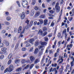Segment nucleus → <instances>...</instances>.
Returning a JSON list of instances; mask_svg holds the SVG:
<instances>
[{
	"mask_svg": "<svg viewBox=\"0 0 74 74\" xmlns=\"http://www.w3.org/2000/svg\"><path fill=\"white\" fill-rule=\"evenodd\" d=\"M18 47H19V43H18L15 46V48L17 49Z\"/></svg>",
	"mask_w": 74,
	"mask_h": 74,
	"instance_id": "nucleus-45",
	"label": "nucleus"
},
{
	"mask_svg": "<svg viewBox=\"0 0 74 74\" xmlns=\"http://www.w3.org/2000/svg\"><path fill=\"white\" fill-rule=\"evenodd\" d=\"M48 24V20L45 19L44 21V25H47Z\"/></svg>",
	"mask_w": 74,
	"mask_h": 74,
	"instance_id": "nucleus-17",
	"label": "nucleus"
},
{
	"mask_svg": "<svg viewBox=\"0 0 74 74\" xmlns=\"http://www.w3.org/2000/svg\"><path fill=\"white\" fill-rule=\"evenodd\" d=\"M26 23H27V25H29V21L28 20H27L25 22Z\"/></svg>",
	"mask_w": 74,
	"mask_h": 74,
	"instance_id": "nucleus-60",
	"label": "nucleus"
},
{
	"mask_svg": "<svg viewBox=\"0 0 74 74\" xmlns=\"http://www.w3.org/2000/svg\"><path fill=\"white\" fill-rule=\"evenodd\" d=\"M4 45L2 43H0V47H3Z\"/></svg>",
	"mask_w": 74,
	"mask_h": 74,
	"instance_id": "nucleus-42",
	"label": "nucleus"
},
{
	"mask_svg": "<svg viewBox=\"0 0 74 74\" xmlns=\"http://www.w3.org/2000/svg\"><path fill=\"white\" fill-rule=\"evenodd\" d=\"M35 12H34V10H31V12L30 13V16H33Z\"/></svg>",
	"mask_w": 74,
	"mask_h": 74,
	"instance_id": "nucleus-6",
	"label": "nucleus"
},
{
	"mask_svg": "<svg viewBox=\"0 0 74 74\" xmlns=\"http://www.w3.org/2000/svg\"><path fill=\"white\" fill-rule=\"evenodd\" d=\"M39 44V42H38V41H36V42L35 43V46H37V45H38Z\"/></svg>",
	"mask_w": 74,
	"mask_h": 74,
	"instance_id": "nucleus-30",
	"label": "nucleus"
},
{
	"mask_svg": "<svg viewBox=\"0 0 74 74\" xmlns=\"http://www.w3.org/2000/svg\"><path fill=\"white\" fill-rule=\"evenodd\" d=\"M36 4V0H32V5H34Z\"/></svg>",
	"mask_w": 74,
	"mask_h": 74,
	"instance_id": "nucleus-27",
	"label": "nucleus"
},
{
	"mask_svg": "<svg viewBox=\"0 0 74 74\" xmlns=\"http://www.w3.org/2000/svg\"><path fill=\"white\" fill-rule=\"evenodd\" d=\"M29 65H27V66L25 68V69H28L29 68Z\"/></svg>",
	"mask_w": 74,
	"mask_h": 74,
	"instance_id": "nucleus-49",
	"label": "nucleus"
},
{
	"mask_svg": "<svg viewBox=\"0 0 74 74\" xmlns=\"http://www.w3.org/2000/svg\"><path fill=\"white\" fill-rule=\"evenodd\" d=\"M67 30L66 29H64V30L62 31V34H64V36L66 39L67 37V35H68V34L66 33Z\"/></svg>",
	"mask_w": 74,
	"mask_h": 74,
	"instance_id": "nucleus-4",
	"label": "nucleus"
},
{
	"mask_svg": "<svg viewBox=\"0 0 74 74\" xmlns=\"http://www.w3.org/2000/svg\"><path fill=\"white\" fill-rule=\"evenodd\" d=\"M60 36H61V34L59 32L58 35V37H60Z\"/></svg>",
	"mask_w": 74,
	"mask_h": 74,
	"instance_id": "nucleus-53",
	"label": "nucleus"
},
{
	"mask_svg": "<svg viewBox=\"0 0 74 74\" xmlns=\"http://www.w3.org/2000/svg\"><path fill=\"white\" fill-rule=\"evenodd\" d=\"M39 22H40V24H42L44 23V21L42 19H40L39 20Z\"/></svg>",
	"mask_w": 74,
	"mask_h": 74,
	"instance_id": "nucleus-18",
	"label": "nucleus"
},
{
	"mask_svg": "<svg viewBox=\"0 0 74 74\" xmlns=\"http://www.w3.org/2000/svg\"><path fill=\"white\" fill-rule=\"evenodd\" d=\"M26 62V60L25 59H23L21 62V63L22 64H23L24 63H25Z\"/></svg>",
	"mask_w": 74,
	"mask_h": 74,
	"instance_id": "nucleus-12",
	"label": "nucleus"
},
{
	"mask_svg": "<svg viewBox=\"0 0 74 74\" xmlns=\"http://www.w3.org/2000/svg\"><path fill=\"white\" fill-rule=\"evenodd\" d=\"M34 9L36 11H38L39 10V8L37 6H35L34 7Z\"/></svg>",
	"mask_w": 74,
	"mask_h": 74,
	"instance_id": "nucleus-20",
	"label": "nucleus"
},
{
	"mask_svg": "<svg viewBox=\"0 0 74 74\" xmlns=\"http://www.w3.org/2000/svg\"><path fill=\"white\" fill-rule=\"evenodd\" d=\"M44 40L45 41H47L48 40V38H44Z\"/></svg>",
	"mask_w": 74,
	"mask_h": 74,
	"instance_id": "nucleus-55",
	"label": "nucleus"
},
{
	"mask_svg": "<svg viewBox=\"0 0 74 74\" xmlns=\"http://www.w3.org/2000/svg\"><path fill=\"white\" fill-rule=\"evenodd\" d=\"M22 4L23 7H26L27 5V1L26 0H23L22 1Z\"/></svg>",
	"mask_w": 74,
	"mask_h": 74,
	"instance_id": "nucleus-2",
	"label": "nucleus"
},
{
	"mask_svg": "<svg viewBox=\"0 0 74 74\" xmlns=\"http://www.w3.org/2000/svg\"><path fill=\"white\" fill-rule=\"evenodd\" d=\"M39 17L40 18L44 19V18H45V15H42L41 16H40Z\"/></svg>",
	"mask_w": 74,
	"mask_h": 74,
	"instance_id": "nucleus-26",
	"label": "nucleus"
},
{
	"mask_svg": "<svg viewBox=\"0 0 74 74\" xmlns=\"http://www.w3.org/2000/svg\"><path fill=\"white\" fill-rule=\"evenodd\" d=\"M22 30V27L20 26L18 30V33H20L21 32V30Z\"/></svg>",
	"mask_w": 74,
	"mask_h": 74,
	"instance_id": "nucleus-16",
	"label": "nucleus"
},
{
	"mask_svg": "<svg viewBox=\"0 0 74 74\" xmlns=\"http://www.w3.org/2000/svg\"><path fill=\"white\" fill-rule=\"evenodd\" d=\"M30 12L29 11V10H27L26 11V13L27 14H29Z\"/></svg>",
	"mask_w": 74,
	"mask_h": 74,
	"instance_id": "nucleus-58",
	"label": "nucleus"
},
{
	"mask_svg": "<svg viewBox=\"0 0 74 74\" xmlns=\"http://www.w3.org/2000/svg\"><path fill=\"white\" fill-rule=\"evenodd\" d=\"M0 59H3V58H4V55H1L0 56Z\"/></svg>",
	"mask_w": 74,
	"mask_h": 74,
	"instance_id": "nucleus-47",
	"label": "nucleus"
},
{
	"mask_svg": "<svg viewBox=\"0 0 74 74\" xmlns=\"http://www.w3.org/2000/svg\"><path fill=\"white\" fill-rule=\"evenodd\" d=\"M44 47L43 46H39V48L40 49H41V48H43Z\"/></svg>",
	"mask_w": 74,
	"mask_h": 74,
	"instance_id": "nucleus-61",
	"label": "nucleus"
},
{
	"mask_svg": "<svg viewBox=\"0 0 74 74\" xmlns=\"http://www.w3.org/2000/svg\"><path fill=\"white\" fill-rule=\"evenodd\" d=\"M21 70H22V68H19L16 69V71L18 72V71H21Z\"/></svg>",
	"mask_w": 74,
	"mask_h": 74,
	"instance_id": "nucleus-24",
	"label": "nucleus"
},
{
	"mask_svg": "<svg viewBox=\"0 0 74 74\" xmlns=\"http://www.w3.org/2000/svg\"><path fill=\"white\" fill-rule=\"evenodd\" d=\"M38 34L40 35V36H42V34L43 33H42V30H40L38 33Z\"/></svg>",
	"mask_w": 74,
	"mask_h": 74,
	"instance_id": "nucleus-9",
	"label": "nucleus"
},
{
	"mask_svg": "<svg viewBox=\"0 0 74 74\" xmlns=\"http://www.w3.org/2000/svg\"><path fill=\"white\" fill-rule=\"evenodd\" d=\"M34 39H31L29 40V42L30 43L32 44H34V43H33V41H34Z\"/></svg>",
	"mask_w": 74,
	"mask_h": 74,
	"instance_id": "nucleus-10",
	"label": "nucleus"
},
{
	"mask_svg": "<svg viewBox=\"0 0 74 74\" xmlns=\"http://www.w3.org/2000/svg\"><path fill=\"white\" fill-rule=\"evenodd\" d=\"M33 50V47H32L30 50L29 51V52H32Z\"/></svg>",
	"mask_w": 74,
	"mask_h": 74,
	"instance_id": "nucleus-48",
	"label": "nucleus"
},
{
	"mask_svg": "<svg viewBox=\"0 0 74 74\" xmlns=\"http://www.w3.org/2000/svg\"><path fill=\"white\" fill-rule=\"evenodd\" d=\"M59 2H58L56 3L55 7L56 12L58 13L60 11V6H59Z\"/></svg>",
	"mask_w": 74,
	"mask_h": 74,
	"instance_id": "nucleus-1",
	"label": "nucleus"
},
{
	"mask_svg": "<svg viewBox=\"0 0 74 74\" xmlns=\"http://www.w3.org/2000/svg\"><path fill=\"white\" fill-rule=\"evenodd\" d=\"M5 15L6 16H8L9 15V13L8 12H6L5 13Z\"/></svg>",
	"mask_w": 74,
	"mask_h": 74,
	"instance_id": "nucleus-59",
	"label": "nucleus"
},
{
	"mask_svg": "<svg viewBox=\"0 0 74 74\" xmlns=\"http://www.w3.org/2000/svg\"><path fill=\"white\" fill-rule=\"evenodd\" d=\"M42 30L44 32H45V31H47V28L45 27H43Z\"/></svg>",
	"mask_w": 74,
	"mask_h": 74,
	"instance_id": "nucleus-29",
	"label": "nucleus"
},
{
	"mask_svg": "<svg viewBox=\"0 0 74 74\" xmlns=\"http://www.w3.org/2000/svg\"><path fill=\"white\" fill-rule=\"evenodd\" d=\"M47 34V32H45L44 33H43V34L42 35V36L43 37H44V36H45Z\"/></svg>",
	"mask_w": 74,
	"mask_h": 74,
	"instance_id": "nucleus-31",
	"label": "nucleus"
},
{
	"mask_svg": "<svg viewBox=\"0 0 74 74\" xmlns=\"http://www.w3.org/2000/svg\"><path fill=\"white\" fill-rule=\"evenodd\" d=\"M34 66V64H32L30 66V69H32L33 68V67Z\"/></svg>",
	"mask_w": 74,
	"mask_h": 74,
	"instance_id": "nucleus-56",
	"label": "nucleus"
},
{
	"mask_svg": "<svg viewBox=\"0 0 74 74\" xmlns=\"http://www.w3.org/2000/svg\"><path fill=\"white\" fill-rule=\"evenodd\" d=\"M73 47V44H70L69 45H68L66 46V48H68L69 47L70 48H71Z\"/></svg>",
	"mask_w": 74,
	"mask_h": 74,
	"instance_id": "nucleus-21",
	"label": "nucleus"
},
{
	"mask_svg": "<svg viewBox=\"0 0 74 74\" xmlns=\"http://www.w3.org/2000/svg\"><path fill=\"white\" fill-rule=\"evenodd\" d=\"M18 31V29L16 28H15L14 30V32L15 33H16Z\"/></svg>",
	"mask_w": 74,
	"mask_h": 74,
	"instance_id": "nucleus-39",
	"label": "nucleus"
},
{
	"mask_svg": "<svg viewBox=\"0 0 74 74\" xmlns=\"http://www.w3.org/2000/svg\"><path fill=\"white\" fill-rule=\"evenodd\" d=\"M39 62H40V59L39 58L37 59L35 61L34 64H37Z\"/></svg>",
	"mask_w": 74,
	"mask_h": 74,
	"instance_id": "nucleus-13",
	"label": "nucleus"
},
{
	"mask_svg": "<svg viewBox=\"0 0 74 74\" xmlns=\"http://www.w3.org/2000/svg\"><path fill=\"white\" fill-rule=\"evenodd\" d=\"M38 52V48H36L35 51L34 52V54H37V53Z\"/></svg>",
	"mask_w": 74,
	"mask_h": 74,
	"instance_id": "nucleus-14",
	"label": "nucleus"
},
{
	"mask_svg": "<svg viewBox=\"0 0 74 74\" xmlns=\"http://www.w3.org/2000/svg\"><path fill=\"white\" fill-rule=\"evenodd\" d=\"M54 25H55V23H54L53 22H52L51 24V26H52V27H53V26H54Z\"/></svg>",
	"mask_w": 74,
	"mask_h": 74,
	"instance_id": "nucleus-40",
	"label": "nucleus"
},
{
	"mask_svg": "<svg viewBox=\"0 0 74 74\" xmlns=\"http://www.w3.org/2000/svg\"><path fill=\"white\" fill-rule=\"evenodd\" d=\"M11 62H12V60H9V61L8 62V64H10L11 63Z\"/></svg>",
	"mask_w": 74,
	"mask_h": 74,
	"instance_id": "nucleus-32",
	"label": "nucleus"
},
{
	"mask_svg": "<svg viewBox=\"0 0 74 74\" xmlns=\"http://www.w3.org/2000/svg\"><path fill=\"white\" fill-rule=\"evenodd\" d=\"M21 50L22 51H25L26 50V48L25 47L23 48Z\"/></svg>",
	"mask_w": 74,
	"mask_h": 74,
	"instance_id": "nucleus-33",
	"label": "nucleus"
},
{
	"mask_svg": "<svg viewBox=\"0 0 74 74\" xmlns=\"http://www.w3.org/2000/svg\"><path fill=\"white\" fill-rule=\"evenodd\" d=\"M47 44V42H42L41 43V44L42 45H46Z\"/></svg>",
	"mask_w": 74,
	"mask_h": 74,
	"instance_id": "nucleus-25",
	"label": "nucleus"
},
{
	"mask_svg": "<svg viewBox=\"0 0 74 74\" xmlns=\"http://www.w3.org/2000/svg\"><path fill=\"white\" fill-rule=\"evenodd\" d=\"M30 44L29 43H27L26 44V47H30Z\"/></svg>",
	"mask_w": 74,
	"mask_h": 74,
	"instance_id": "nucleus-44",
	"label": "nucleus"
},
{
	"mask_svg": "<svg viewBox=\"0 0 74 74\" xmlns=\"http://www.w3.org/2000/svg\"><path fill=\"white\" fill-rule=\"evenodd\" d=\"M74 62L72 61L71 62V67H73V66H74Z\"/></svg>",
	"mask_w": 74,
	"mask_h": 74,
	"instance_id": "nucleus-35",
	"label": "nucleus"
},
{
	"mask_svg": "<svg viewBox=\"0 0 74 74\" xmlns=\"http://www.w3.org/2000/svg\"><path fill=\"white\" fill-rule=\"evenodd\" d=\"M12 56V54H10L8 56V59H10L11 58V57Z\"/></svg>",
	"mask_w": 74,
	"mask_h": 74,
	"instance_id": "nucleus-28",
	"label": "nucleus"
},
{
	"mask_svg": "<svg viewBox=\"0 0 74 74\" xmlns=\"http://www.w3.org/2000/svg\"><path fill=\"white\" fill-rule=\"evenodd\" d=\"M55 12V11H53L52 10H51L49 11V12L50 13H51V14H53V12Z\"/></svg>",
	"mask_w": 74,
	"mask_h": 74,
	"instance_id": "nucleus-51",
	"label": "nucleus"
},
{
	"mask_svg": "<svg viewBox=\"0 0 74 74\" xmlns=\"http://www.w3.org/2000/svg\"><path fill=\"white\" fill-rule=\"evenodd\" d=\"M6 46H8L10 44V42H6Z\"/></svg>",
	"mask_w": 74,
	"mask_h": 74,
	"instance_id": "nucleus-37",
	"label": "nucleus"
},
{
	"mask_svg": "<svg viewBox=\"0 0 74 74\" xmlns=\"http://www.w3.org/2000/svg\"><path fill=\"white\" fill-rule=\"evenodd\" d=\"M27 56V55L26 53H25L23 55V58H25V56Z\"/></svg>",
	"mask_w": 74,
	"mask_h": 74,
	"instance_id": "nucleus-62",
	"label": "nucleus"
},
{
	"mask_svg": "<svg viewBox=\"0 0 74 74\" xmlns=\"http://www.w3.org/2000/svg\"><path fill=\"white\" fill-rule=\"evenodd\" d=\"M30 59L31 62H34V60H35V59H34V57L32 56H30Z\"/></svg>",
	"mask_w": 74,
	"mask_h": 74,
	"instance_id": "nucleus-7",
	"label": "nucleus"
},
{
	"mask_svg": "<svg viewBox=\"0 0 74 74\" xmlns=\"http://www.w3.org/2000/svg\"><path fill=\"white\" fill-rule=\"evenodd\" d=\"M19 62H20L19 60H16L15 61V63L16 64H18V63H19Z\"/></svg>",
	"mask_w": 74,
	"mask_h": 74,
	"instance_id": "nucleus-22",
	"label": "nucleus"
},
{
	"mask_svg": "<svg viewBox=\"0 0 74 74\" xmlns=\"http://www.w3.org/2000/svg\"><path fill=\"white\" fill-rule=\"evenodd\" d=\"M40 12H39L37 11L35 13V14L34 15L35 17H37L38 16L40 15Z\"/></svg>",
	"mask_w": 74,
	"mask_h": 74,
	"instance_id": "nucleus-8",
	"label": "nucleus"
},
{
	"mask_svg": "<svg viewBox=\"0 0 74 74\" xmlns=\"http://www.w3.org/2000/svg\"><path fill=\"white\" fill-rule=\"evenodd\" d=\"M56 42H57V41L56 40L54 43V44L53 45L52 48H55V45H56Z\"/></svg>",
	"mask_w": 74,
	"mask_h": 74,
	"instance_id": "nucleus-23",
	"label": "nucleus"
},
{
	"mask_svg": "<svg viewBox=\"0 0 74 74\" xmlns=\"http://www.w3.org/2000/svg\"><path fill=\"white\" fill-rule=\"evenodd\" d=\"M66 44H67V41H66L65 42V44H64V48H66Z\"/></svg>",
	"mask_w": 74,
	"mask_h": 74,
	"instance_id": "nucleus-57",
	"label": "nucleus"
},
{
	"mask_svg": "<svg viewBox=\"0 0 74 74\" xmlns=\"http://www.w3.org/2000/svg\"><path fill=\"white\" fill-rule=\"evenodd\" d=\"M25 16V13L24 12H23L21 14V19H24Z\"/></svg>",
	"mask_w": 74,
	"mask_h": 74,
	"instance_id": "nucleus-5",
	"label": "nucleus"
},
{
	"mask_svg": "<svg viewBox=\"0 0 74 74\" xmlns=\"http://www.w3.org/2000/svg\"><path fill=\"white\" fill-rule=\"evenodd\" d=\"M62 12H63V10H62L60 12V15L59 18L58 19V21H59V20H60L61 19V16L62 14Z\"/></svg>",
	"mask_w": 74,
	"mask_h": 74,
	"instance_id": "nucleus-11",
	"label": "nucleus"
},
{
	"mask_svg": "<svg viewBox=\"0 0 74 74\" xmlns=\"http://www.w3.org/2000/svg\"><path fill=\"white\" fill-rule=\"evenodd\" d=\"M42 6L43 7V8H45V5L44 3H43L42 4Z\"/></svg>",
	"mask_w": 74,
	"mask_h": 74,
	"instance_id": "nucleus-64",
	"label": "nucleus"
},
{
	"mask_svg": "<svg viewBox=\"0 0 74 74\" xmlns=\"http://www.w3.org/2000/svg\"><path fill=\"white\" fill-rule=\"evenodd\" d=\"M17 40H16V37H14L13 38V42H16Z\"/></svg>",
	"mask_w": 74,
	"mask_h": 74,
	"instance_id": "nucleus-15",
	"label": "nucleus"
},
{
	"mask_svg": "<svg viewBox=\"0 0 74 74\" xmlns=\"http://www.w3.org/2000/svg\"><path fill=\"white\" fill-rule=\"evenodd\" d=\"M33 21H31L30 23V26H31L33 25Z\"/></svg>",
	"mask_w": 74,
	"mask_h": 74,
	"instance_id": "nucleus-46",
	"label": "nucleus"
},
{
	"mask_svg": "<svg viewBox=\"0 0 74 74\" xmlns=\"http://www.w3.org/2000/svg\"><path fill=\"white\" fill-rule=\"evenodd\" d=\"M8 72H9V73L11 72L14 70V66L12 65H11L9 68H8Z\"/></svg>",
	"mask_w": 74,
	"mask_h": 74,
	"instance_id": "nucleus-3",
	"label": "nucleus"
},
{
	"mask_svg": "<svg viewBox=\"0 0 74 74\" xmlns=\"http://www.w3.org/2000/svg\"><path fill=\"white\" fill-rule=\"evenodd\" d=\"M4 23L5 25H10V23L8 22H5Z\"/></svg>",
	"mask_w": 74,
	"mask_h": 74,
	"instance_id": "nucleus-50",
	"label": "nucleus"
},
{
	"mask_svg": "<svg viewBox=\"0 0 74 74\" xmlns=\"http://www.w3.org/2000/svg\"><path fill=\"white\" fill-rule=\"evenodd\" d=\"M56 3V1H54L51 4H52V5H55V4Z\"/></svg>",
	"mask_w": 74,
	"mask_h": 74,
	"instance_id": "nucleus-43",
	"label": "nucleus"
},
{
	"mask_svg": "<svg viewBox=\"0 0 74 74\" xmlns=\"http://www.w3.org/2000/svg\"><path fill=\"white\" fill-rule=\"evenodd\" d=\"M5 33V30H3L2 31L1 33L2 34H4Z\"/></svg>",
	"mask_w": 74,
	"mask_h": 74,
	"instance_id": "nucleus-52",
	"label": "nucleus"
},
{
	"mask_svg": "<svg viewBox=\"0 0 74 74\" xmlns=\"http://www.w3.org/2000/svg\"><path fill=\"white\" fill-rule=\"evenodd\" d=\"M63 3V0H62L60 2V4H62Z\"/></svg>",
	"mask_w": 74,
	"mask_h": 74,
	"instance_id": "nucleus-63",
	"label": "nucleus"
},
{
	"mask_svg": "<svg viewBox=\"0 0 74 74\" xmlns=\"http://www.w3.org/2000/svg\"><path fill=\"white\" fill-rule=\"evenodd\" d=\"M43 51H40L39 52L38 56H41V55H42V53Z\"/></svg>",
	"mask_w": 74,
	"mask_h": 74,
	"instance_id": "nucleus-38",
	"label": "nucleus"
},
{
	"mask_svg": "<svg viewBox=\"0 0 74 74\" xmlns=\"http://www.w3.org/2000/svg\"><path fill=\"white\" fill-rule=\"evenodd\" d=\"M1 50L2 52H5L7 50V49L5 47H3L1 49Z\"/></svg>",
	"mask_w": 74,
	"mask_h": 74,
	"instance_id": "nucleus-19",
	"label": "nucleus"
},
{
	"mask_svg": "<svg viewBox=\"0 0 74 74\" xmlns=\"http://www.w3.org/2000/svg\"><path fill=\"white\" fill-rule=\"evenodd\" d=\"M16 3L18 4V7H20L21 6H20V3H19V1H16Z\"/></svg>",
	"mask_w": 74,
	"mask_h": 74,
	"instance_id": "nucleus-41",
	"label": "nucleus"
},
{
	"mask_svg": "<svg viewBox=\"0 0 74 74\" xmlns=\"http://www.w3.org/2000/svg\"><path fill=\"white\" fill-rule=\"evenodd\" d=\"M8 68H7L5 70L4 73H6L8 72Z\"/></svg>",
	"mask_w": 74,
	"mask_h": 74,
	"instance_id": "nucleus-34",
	"label": "nucleus"
},
{
	"mask_svg": "<svg viewBox=\"0 0 74 74\" xmlns=\"http://www.w3.org/2000/svg\"><path fill=\"white\" fill-rule=\"evenodd\" d=\"M11 18L10 17H7L6 18V19L7 21H9L11 20Z\"/></svg>",
	"mask_w": 74,
	"mask_h": 74,
	"instance_id": "nucleus-36",
	"label": "nucleus"
},
{
	"mask_svg": "<svg viewBox=\"0 0 74 74\" xmlns=\"http://www.w3.org/2000/svg\"><path fill=\"white\" fill-rule=\"evenodd\" d=\"M4 66H2L1 68V70H4Z\"/></svg>",
	"mask_w": 74,
	"mask_h": 74,
	"instance_id": "nucleus-54",
	"label": "nucleus"
}]
</instances>
